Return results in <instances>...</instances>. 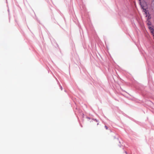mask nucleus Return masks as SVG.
Here are the masks:
<instances>
[{"label": "nucleus", "instance_id": "f257e3e1", "mask_svg": "<svg viewBox=\"0 0 154 154\" xmlns=\"http://www.w3.org/2000/svg\"><path fill=\"white\" fill-rule=\"evenodd\" d=\"M139 3H140V5L141 8H143V10H144V11L145 12V14H146V15H147V12L146 11V9L143 8L144 6L141 4V2L140 0Z\"/></svg>", "mask_w": 154, "mask_h": 154}, {"label": "nucleus", "instance_id": "f03ea898", "mask_svg": "<svg viewBox=\"0 0 154 154\" xmlns=\"http://www.w3.org/2000/svg\"><path fill=\"white\" fill-rule=\"evenodd\" d=\"M151 6L152 9H154V0H153L151 3Z\"/></svg>", "mask_w": 154, "mask_h": 154}, {"label": "nucleus", "instance_id": "7ed1b4c3", "mask_svg": "<svg viewBox=\"0 0 154 154\" xmlns=\"http://www.w3.org/2000/svg\"><path fill=\"white\" fill-rule=\"evenodd\" d=\"M147 24L148 25L149 27L150 26H151V22L149 21H148V22L147 23Z\"/></svg>", "mask_w": 154, "mask_h": 154}, {"label": "nucleus", "instance_id": "20e7f679", "mask_svg": "<svg viewBox=\"0 0 154 154\" xmlns=\"http://www.w3.org/2000/svg\"><path fill=\"white\" fill-rule=\"evenodd\" d=\"M94 121H96L97 122H98L97 120L96 119H94Z\"/></svg>", "mask_w": 154, "mask_h": 154}, {"label": "nucleus", "instance_id": "39448f33", "mask_svg": "<svg viewBox=\"0 0 154 154\" xmlns=\"http://www.w3.org/2000/svg\"><path fill=\"white\" fill-rule=\"evenodd\" d=\"M105 128H106V129H108V128L107 127V126H105Z\"/></svg>", "mask_w": 154, "mask_h": 154}, {"label": "nucleus", "instance_id": "423d86ee", "mask_svg": "<svg viewBox=\"0 0 154 154\" xmlns=\"http://www.w3.org/2000/svg\"><path fill=\"white\" fill-rule=\"evenodd\" d=\"M60 89H61V90H62V89H63V88H62V87H61V86H60Z\"/></svg>", "mask_w": 154, "mask_h": 154}, {"label": "nucleus", "instance_id": "0eeeda50", "mask_svg": "<svg viewBox=\"0 0 154 154\" xmlns=\"http://www.w3.org/2000/svg\"><path fill=\"white\" fill-rule=\"evenodd\" d=\"M148 19H150V17H149V16L148 17Z\"/></svg>", "mask_w": 154, "mask_h": 154}, {"label": "nucleus", "instance_id": "6e6552de", "mask_svg": "<svg viewBox=\"0 0 154 154\" xmlns=\"http://www.w3.org/2000/svg\"><path fill=\"white\" fill-rule=\"evenodd\" d=\"M125 152L126 154H128L127 153V152Z\"/></svg>", "mask_w": 154, "mask_h": 154}, {"label": "nucleus", "instance_id": "1a4fd4ad", "mask_svg": "<svg viewBox=\"0 0 154 154\" xmlns=\"http://www.w3.org/2000/svg\"><path fill=\"white\" fill-rule=\"evenodd\" d=\"M87 118L88 119H90V118L89 117H87Z\"/></svg>", "mask_w": 154, "mask_h": 154}, {"label": "nucleus", "instance_id": "9d476101", "mask_svg": "<svg viewBox=\"0 0 154 154\" xmlns=\"http://www.w3.org/2000/svg\"><path fill=\"white\" fill-rule=\"evenodd\" d=\"M99 124L98 123L97 124V125H98Z\"/></svg>", "mask_w": 154, "mask_h": 154}]
</instances>
